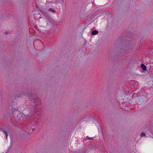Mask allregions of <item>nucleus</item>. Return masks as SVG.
<instances>
[{
  "mask_svg": "<svg viewBox=\"0 0 153 153\" xmlns=\"http://www.w3.org/2000/svg\"><path fill=\"white\" fill-rule=\"evenodd\" d=\"M49 10V11L52 12L53 13H55V10H54V9L50 8Z\"/></svg>",
  "mask_w": 153,
  "mask_h": 153,
  "instance_id": "4",
  "label": "nucleus"
},
{
  "mask_svg": "<svg viewBox=\"0 0 153 153\" xmlns=\"http://www.w3.org/2000/svg\"><path fill=\"white\" fill-rule=\"evenodd\" d=\"M87 138L88 140H92L93 137H89L88 136H87Z\"/></svg>",
  "mask_w": 153,
  "mask_h": 153,
  "instance_id": "6",
  "label": "nucleus"
},
{
  "mask_svg": "<svg viewBox=\"0 0 153 153\" xmlns=\"http://www.w3.org/2000/svg\"><path fill=\"white\" fill-rule=\"evenodd\" d=\"M19 113V111H16V112H15V113Z\"/></svg>",
  "mask_w": 153,
  "mask_h": 153,
  "instance_id": "7",
  "label": "nucleus"
},
{
  "mask_svg": "<svg viewBox=\"0 0 153 153\" xmlns=\"http://www.w3.org/2000/svg\"><path fill=\"white\" fill-rule=\"evenodd\" d=\"M145 136V134L144 133L142 132L140 134V137H143Z\"/></svg>",
  "mask_w": 153,
  "mask_h": 153,
  "instance_id": "5",
  "label": "nucleus"
},
{
  "mask_svg": "<svg viewBox=\"0 0 153 153\" xmlns=\"http://www.w3.org/2000/svg\"><path fill=\"white\" fill-rule=\"evenodd\" d=\"M3 131L4 132V133L5 134L6 139H7V131H5L4 130H3Z\"/></svg>",
  "mask_w": 153,
  "mask_h": 153,
  "instance_id": "3",
  "label": "nucleus"
},
{
  "mask_svg": "<svg viewBox=\"0 0 153 153\" xmlns=\"http://www.w3.org/2000/svg\"><path fill=\"white\" fill-rule=\"evenodd\" d=\"M37 15H39V14H37Z\"/></svg>",
  "mask_w": 153,
  "mask_h": 153,
  "instance_id": "8",
  "label": "nucleus"
},
{
  "mask_svg": "<svg viewBox=\"0 0 153 153\" xmlns=\"http://www.w3.org/2000/svg\"><path fill=\"white\" fill-rule=\"evenodd\" d=\"M141 67L144 71H146V67L144 64H142L141 65Z\"/></svg>",
  "mask_w": 153,
  "mask_h": 153,
  "instance_id": "2",
  "label": "nucleus"
},
{
  "mask_svg": "<svg viewBox=\"0 0 153 153\" xmlns=\"http://www.w3.org/2000/svg\"><path fill=\"white\" fill-rule=\"evenodd\" d=\"M98 33V31L97 30H95L92 31L91 34L92 35H95Z\"/></svg>",
  "mask_w": 153,
  "mask_h": 153,
  "instance_id": "1",
  "label": "nucleus"
}]
</instances>
